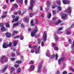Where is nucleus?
Returning <instances> with one entry per match:
<instances>
[{
  "instance_id": "nucleus-1",
  "label": "nucleus",
  "mask_w": 74,
  "mask_h": 74,
  "mask_svg": "<svg viewBox=\"0 0 74 74\" xmlns=\"http://www.w3.org/2000/svg\"><path fill=\"white\" fill-rule=\"evenodd\" d=\"M35 2V1L33 0H31L30 3V6H29V10H33V7L34 6V3Z\"/></svg>"
},
{
  "instance_id": "nucleus-2",
  "label": "nucleus",
  "mask_w": 74,
  "mask_h": 74,
  "mask_svg": "<svg viewBox=\"0 0 74 74\" xmlns=\"http://www.w3.org/2000/svg\"><path fill=\"white\" fill-rule=\"evenodd\" d=\"M0 61L2 63H4V62H6L8 61V57L6 56H3L1 58Z\"/></svg>"
},
{
  "instance_id": "nucleus-3",
  "label": "nucleus",
  "mask_w": 74,
  "mask_h": 74,
  "mask_svg": "<svg viewBox=\"0 0 74 74\" xmlns=\"http://www.w3.org/2000/svg\"><path fill=\"white\" fill-rule=\"evenodd\" d=\"M35 29L36 30H34V32H31V35L32 37H34V35H35V34H36V33H37V31H38V29L37 27H35Z\"/></svg>"
},
{
  "instance_id": "nucleus-4",
  "label": "nucleus",
  "mask_w": 74,
  "mask_h": 74,
  "mask_svg": "<svg viewBox=\"0 0 74 74\" xmlns=\"http://www.w3.org/2000/svg\"><path fill=\"white\" fill-rule=\"evenodd\" d=\"M55 7H57L58 11H62V8H61V7L60 6L54 5L52 6V8H55Z\"/></svg>"
},
{
  "instance_id": "nucleus-5",
  "label": "nucleus",
  "mask_w": 74,
  "mask_h": 74,
  "mask_svg": "<svg viewBox=\"0 0 74 74\" xmlns=\"http://www.w3.org/2000/svg\"><path fill=\"white\" fill-rule=\"evenodd\" d=\"M64 59H65V57L64 56H63L60 58L58 61L59 64H61V61L63 62L64 60Z\"/></svg>"
},
{
  "instance_id": "nucleus-6",
  "label": "nucleus",
  "mask_w": 74,
  "mask_h": 74,
  "mask_svg": "<svg viewBox=\"0 0 74 74\" xmlns=\"http://www.w3.org/2000/svg\"><path fill=\"white\" fill-rule=\"evenodd\" d=\"M47 36L46 34H45V32H44L43 35V41H46L47 40Z\"/></svg>"
},
{
  "instance_id": "nucleus-7",
  "label": "nucleus",
  "mask_w": 74,
  "mask_h": 74,
  "mask_svg": "<svg viewBox=\"0 0 74 74\" xmlns=\"http://www.w3.org/2000/svg\"><path fill=\"white\" fill-rule=\"evenodd\" d=\"M55 56V58H56V60H58V55L57 54H56V55H52L50 57V58L51 59H52L53 58H54Z\"/></svg>"
},
{
  "instance_id": "nucleus-8",
  "label": "nucleus",
  "mask_w": 74,
  "mask_h": 74,
  "mask_svg": "<svg viewBox=\"0 0 74 74\" xmlns=\"http://www.w3.org/2000/svg\"><path fill=\"white\" fill-rule=\"evenodd\" d=\"M62 16V19H66V18L68 16V15H67V14H66V13H62L61 14Z\"/></svg>"
},
{
  "instance_id": "nucleus-9",
  "label": "nucleus",
  "mask_w": 74,
  "mask_h": 74,
  "mask_svg": "<svg viewBox=\"0 0 74 74\" xmlns=\"http://www.w3.org/2000/svg\"><path fill=\"white\" fill-rule=\"evenodd\" d=\"M28 18V17L27 16H26L24 17L23 18V21L24 22H27V23H28V22H29V19Z\"/></svg>"
},
{
  "instance_id": "nucleus-10",
  "label": "nucleus",
  "mask_w": 74,
  "mask_h": 74,
  "mask_svg": "<svg viewBox=\"0 0 74 74\" xmlns=\"http://www.w3.org/2000/svg\"><path fill=\"white\" fill-rule=\"evenodd\" d=\"M21 23V21H18L16 24H14L13 25V27H16V26H18L20 25Z\"/></svg>"
},
{
  "instance_id": "nucleus-11",
  "label": "nucleus",
  "mask_w": 74,
  "mask_h": 74,
  "mask_svg": "<svg viewBox=\"0 0 74 74\" xmlns=\"http://www.w3.org/2000/svg\"><path fill=\"white\" fill-rule=\"evenodd\" d=\"M62 2L64 4H67L70 3V2L69 1L66 0H63Z\"/></svg>"
},
{
  "instance_id": "nucleus-12",
  "label": "nucleus",
  "mask_w": 74,
  "mask_h": 74,
  "mask_svg": "<svg viewBox=\"0 0 74 74\" xmlns=\"http://www.w3.org/2000/svg\"><path fill=\"white\" fill-rule=\"evenodd\" d=\"M42 67V65H39L38 67V73H41V67Z\"/></svg>"
},
{
  "instance_id": "nucleus-13",
  "label": "nucleus",
  "mask_w": 74,
  "mask_h": 74,
  "mask_svg": "<svg viewBox=\"0 0 74 74\" xmlns=\"http://www.w3.org/2000/svg\"><path fill=\"white\" fill-rule=\"evenodd\" d=\"M7 38H10L11 36V34L9 33L8 32H7L5 34Z\"/></svg>"
},
{
  "instance_id": "nucleus-14",
  "label": "nucleus",
  "mask_w": 74,
  "mask_h": 74,
  "mask_svg": "<svg viewBox=\"0 0 74 74\" xmlns=\"http://www.w3.org/2000/svg\"><path fill=\"white\" fill-rule=\"evenodd\" d=\"M71 8L70 7H69L68 8V14L69 15H70L71 13Z\"/></svg>"
},
{
  "instance_id": "nucleus-15",
  "label": "nucleus",
  "mask_w": 74,
  "mask_h": 74,
  "mask_svg": "<svg viewBox=\"0 0 74 74\" xmlns=\"http://www.w3.org/2000/svg\"><path fill=\"white\" fill-rule=\"evenodd\" d=\"M51 5V3L49 2H47V8L46 10H49V7Z\"/></svg>"
},
{
  "instance_id": "nucleus-16",
  "label": "nucleus",
  "mask_w": 74,
  "mask_h": 74,
  "mask_svg": "<svg viewBox=\"0 0 74 74\" xmlns=\"http://www.w3.org/2000/svg\"><path fill=\"white\" fill-rule=\"evenodd\" d=\"M8 46L7 44L4 43L3 45V48H8Z\"/></svg>"
},
{
  "instance_id": "nucleus-17",
  "label": "nucleus",
  "mask_w": 74,
  "mask_h": 74,
  "mask_svg": "<svg viewBox=\"0 0 74 74\" xmlns=\"http://www.w3.org/2000/svg\"><path fill=\"white\" fill-rule=\"evenodd\" d=\"M19 16H16L14 19V20L15 22H17V21H18L19 20Z\"/></svg>"
},
{
  "instance_id": "nucleus-18",
  "label": "nucleus",
  "mask_w": 74,
  "mask_h": 74,
  "mask_svg": "<svg viewBox=\"0 0 74 74\" xmlns=\"http://www.w3.org/2000/svg\"><path fill=\"white\" fill-rule=\"evenodd\" d=\"M51 14L50 12H48V14L47 15V17L48 19H50L51 18Z\"/></svg>"
},
{
  "instance_id": "nucleus-19",
  "label": "nucleus",
  "mask_w": 74,
  "mask_h": 74,
  "mask_svg": "<svg viewBox=\"0 0 74 74\" xmlns=\"http://www.w3.org/2000/svg\"><path fill=\"white\" fill-rule=\"evenodd\" d=\"M39 49H38V48L35 49V52L37 54L39 53Z\"/></svg>"
},
{
  "instance_id": "nucleus-20",
  "label": "nucleus",
  "mask_w": 74,
  "mask_h": 74,
  "mask_svg": "<svg viewBox=\"0 0 74 74\" xmlns=\"http://www.w3.org/2000/svg\"><path fill=\"white\" fill-rule=\"evenodd\" d=\"M8 68V65H5V66L4 68L3 69V71H5L6 70V69Z\"/></svg>"
},
{
  "instance_id": "nucleus-21",
  "label": "nucleus",
  "mask_w": 74,
  "mask_h": 74,
  "mask_svg": "<svg viewBox=\"0 0 74 74\" xmlns=\"http://www.w3.org/2000/svg\"><path fill=\"white\" fill-rule=\"evenodd\" d=\"M18 44V42H17V41H14L13 42V45L14 46V47H16V45Z\"/></svg>"
},
{
  "instance_id": "nucleus-22",
  "label": "nucleus",
  "mask_w": 74,
  "mask_h": 74,
  "mask_svg": "<svg viewBox=\"0 0 74 74\" xmlns=\"http://www.w3.org/2000/svg\"><path fill=\"white\" fill-rule=\"evenodd\" d=\"M57 3L58 5H61V2L60 1V0H57Z\"/></svg>"
},
{
  "instance_id": "nucleus-23",
  "label": "nucleus",
  "mask_w": 74,
  "mask_h": 74,
  "mask_svg": "<svg viewBox=\"0 0 74 74\" xmlns=\"http://www.w3.org/2000/svg\"><path fill=\"white\" fill-rule=\"evenodd\" d=\"M5 30V28L4 27L1 28V30L2 32H4Z\"/></svg>"
},
{
  "instance_id": "nucleus-24",
  "label": "nucleus",
  "mask_w": 74,
  "mask_h": 74,
  "mask_svg": "<svg viewBox=\"0 0 74 74\" xmlns=\"http://www.w3.org/2000/svg\"><path fill=\"white\" fill-rule=\"evenodd\" d=\"M30 69L31 70H34V66L33 65H31Z\"/></svg>"
},
{
  "instance_id": "nucleus-25",
  "label": "nucleus",
  "mask_w": 74,
  "mask_h": 74,
  "mask_svg": "<svg viewBox=\"0 0 74 74\" xmlns=\"http://www.w3.org/2000/svg\"><path fill=\"white\" fill-rule=\"evenodd\" d=\"M5 25L7 27H10V25L7 23H5Z\"/></svg>"
},
{
  "instance_id": "nucleus-26",
  "label": "nucleus",
  "mask_w": 74,
  "mask_h": 74,
  "mask_svg": "<svg viewBox=\"0 0 74 74\" xmlns=\"http://www.w3.org/2000/svg\"><path fill=\"white\" fill-rule=\"evenodd\" d=\"M57 33L58 34H62V33H63V32H61L58 29Z\"/></svg>"
},
{
  "instance_id": "nucleus-27",
  "label": "nucleus",
  "mask_w": 74,
  "mask_h": 74,
  "mask_svg": "<svg viewBox=\"0 0 74 74\" xmlns=\"http://www.w3.org/2000/svg\"><path fill=\"white\" fill-rule=\"evenodd\" d=\"M71 48L72 49H74V48H74V41L73 42V43L71 45Z\"/></svg>"
},
{
  "instance_id": "nucleus-28",
  "label": "nucleus",
  "mask_w": 74,
  "mask_h": 74,
  "mask_svg": "<svg viewBox=\"0 0 74 74\" xmlns=\"http://www.w3.org/2000/svg\"><path fill=\"white\" fill-rule=\"evenodd\" d=\"M34 13H30L29 14V16L30 18H32V16H34Z\"/></svg>"
},
{
  "instance_id": "nucleus-29",
  "label": "nucleus",
  "mask_w": 74,
  "mask_h": 74,
  "mask_svg": "<svg viewBox=\"0 0 74 74\" xmlns=\"http://www.w3.org/2000/svg\"><path fill=\"white\" fill-rule=\"evenodd\" d=\"M59 21H60V22H59ZM60 21H60V20H58V22L56 23H55V24L56 25H58L59 23H60Z\"/></svg>"
},
{
  "instance_id": "nucleus-30",
  "label": "nucleus",
  "mask_w": 74,
  "mask_h": 74,
  "mask_svg": "<svg viewBox=\"0 0 74 74\" xmlns=\"http://www.w3.org/2000/svg\"><path fill=\"white\" fill-rule=\"evenodd\" d=\"M16 63L18 64H21L22 63V61H21L17 60L16 61Z\"/></svg>"
},
{
  "instance_id": "nucleus-31",
  "label": "nucleus",
  "mask_w": 74,
  "mask_h": 74,
  "mask_svg": "<svg viewBox=\"0 0 74 74\" xmlns=\"http://www.w3.org/2000/svg\"><path fill=\"white\" fill-rule=\"evenodd\" d=\"M33 22H34L33 20H32L31 21L30 23H31V24H32V26H34V24L33 23Z\"/></svg>"
},
{
  "instance_id": "nucleus-32",
  "label": "nucleus",
  "mask_w": 74,
  "mask_h": 74,
  "mask_svg": "<svg viewBox=\"0 0 74 74\" xmlns=\"http://www.w3.org/2000/svg\"><path fill=\"white\" fill-rule=\"evenodd\" d=\"M68 42L71 44L72 43V41H71V40L70 39H68Z\"/></svg>"
},
{
  "instance_id": "nucleus-33",
  "label": "nucleus",
  "mask_w": 74,
  "mask_h": 74,
  "mask_svg": "<svg viewBox=\"0 0 74 74\" xmlns=\"http://www.w3.org/2000/svg\"><path fill=\"white\" fill-rule=\"evenodd\" d=\"M41 41V39H38V44H40V42Z\"/></svg>"
},
{
  "instance_id": "nucleus-34",
  "label": "nucleus",
  "mask_w": 74,
  "mask_h": 74,
  "mask_svg": "<svg viewBox=\"0 0 74 74\" xmlns=\"http://www.w3.org/2000/svg\"><path fill=\"white\" fill-rule=\"evenodd\" d=\"M21 68H18L17 70V73H19L21 71Z\"/></svg>"
},
{
  "instance_id": "nucleus-35",
  "label": "nucleus",
  "mask_w": 74,
  "mask_h": 74,
  "mask_svg": "<svg viewBox=\"0 0 74 74\" xmlns=\"http://www.w3.org/2000/svg\"><path fill=\"white\" fill-rule=\"evenodd\" d=\"M20 38L21 40H23L24 38V37H23V36H21L20 37Z\"/></svg>"
},
{
  "instance_id": "nucleus-36",
  "label": "nucleus",
  "mask_w": 74,
  "mask_h": 74,
  "mask_svg": "<svg viewBox=\"0 0 74 74\" xmlns=\"http://www.w3.org/2000/svg\"><path fill=\"white\" fill-rule=\"evenodd\" d=\"M6 16H7V15H3L1 16V18H2V19H4V18H5Z\"/></svg>"
},
{
  "instance_id": "nucleus-37",
  "label": "nucleus",
  "mask_w": 74,
  "mask_h": 74,
  "mask_svg": "<svg viewBox=\"0 0 74 74\" xmlns=\"http://www.w3.org/2000/svg\"><path fill=\"white\" fill-rule=\"evenodd\" d=\"M14 66L15 67L18 68V67H19V65H17V64H15L14 65Z\"/></svg>"
},
{
  "instance_id": "nucleus-38",
  "label": "nucleus",
  "mask_w": 74,
  "mask_h": 74,
  "mask_svg": "<svg viewBox=\"0 0 74 74\" xmlns=\"http://www.w3.org/2000/svg\"><path fill=\"white\" fill-rule=\"evenodd\" d=\"M11 45H12V42H10L9 44L8 47H11Z\"/></svg>"
},
{
  "instance_id": "nucleus-39",
  "label": "nucleus",
  "mask_w": 74,
  "mask_h": 74,
  "mask_svg": "<svg viewBox=\"0 0 74 74\" xmlns=\"http://www.w3.org/2000/svg\"><path fill=\"white\" fill-rule=\"evenodd\" d=\"M55 40H58V37L57 36H55Z\"/></svg>"
},
{
  "instance_id": "nucleus-40",
  "label": "nucleus",
  "mask_w": 74,
  "mask_h": 74,
  "mask_svg": "<svg viewBox=\"0 0 74 74\" xmlns=\"http://www.w3.org/2000/svg\"><path fill=\"white\" fill-rule=\"evenodd\" d=\"M70 33H71V32H69V31H67L66 32V34H70Z\"/></svg>"
},
{
  "instance_id": "nucleus-41",
  "label": "nucleus",
  "mask_w": 74,
  "mask_h": 74,
  "mask_svg": "<svg viewBox=\"0 0 74 74\" xmlns=\"http://www.w3.org/2000/svg\"><path fill=\"white\" fill-rule=\"evenodd\" d=\"M10 60H11V61H14L15 60V59L14 58H11L10 59Z\"/></svg>"
},
{
  "instance_id": "nucleus-42",
  "label": "nucleus",
  "mask_w": 74,
  "mask_h": 74,
  "mask_svg": "<svg viewBox=\"0 0 74 74\" xmlns=\"http://www.w3.org/2000/svg\"><path fill=\"white\" fill-rule=\"evenodd\" d=\"M34 63V62L33 61H31L30 62V64H33Z\"/></svg>"
},
{
  "instance_id": "nucleus-43",
  "label": "nucleus",
  "mask_w": 74,
  "mask_h": 74,
  "mask_svg": "<svg viewBox=\"0 0 74 74\" xmlns=\"http://www.w3.org/2000/svg\"><path fill=\"white\" fill-rule=\"evenodd\" d=\"M10 69H11L13 70V71H15V68H14V67H12Z\"/></svg>"
},
{
  "instance_id": "nucleus-44",
  "label": "nucleus",
  "mask_w": 74,
  "mask_h": 74,
  "mask_svg": "<svg viewBox=\"0 0 74 74\" xmlns=\"http://www.w3.org/2000/svg\"><path fill=\"white\" fill-rule=\"evenodd\" d=\"M44 42H42L41 43V45L42 47H43L44 45Z\"/></svg>"
},
{
  "instance_id": "nucleus-45",
  "label": "nucleus",
  "mask_w": 74,
  "mask_h": 74,
  "mask_svg": "<svg viewBox=\"0 0 74 74\" xmlns=\"http://www.w3.org/2000/svg\"><path fill=\"white\" fill-rule=\"evenodd\" d=\"M31 53H34V50L33 49H32L31 50Z\"/></svg>"
},
{
  "instance_id": "nucleus-46",
  "label": "nucleus",
  "mask_w": 74,
  "mask_h": 74,
  "mask_svg": "<svg viewBox=\"0 0 74 74\" xmlns=\"http://www.w3.org/2000/svg\"><path fill=\"white\" fill-rule=\"evenodd\" d=\"M14 6L15 8H17L18 7V5L16 4H15L14 5Z\"/></svg>"
},
{
  "instance_id": "nucleus-47",
  "label": "nucleus",
  "mask_w": 74,
  "mask_h": 74,
  "mask_svg": "<svg viewBox=\"0 0 74 74\" xmlns=\"http://www.w3.org/2000/svg\"><path fill=\"white\" fill-rule=\"evenodd\" d=\"M54 49L55 51H57V50H58V48L56 47H54Z\"/></svg>"
},
{
  "instance_id": "nucleus-48",
  "label": "nucleus",
  "mask_w": 74,
  "mask_h": 74,
  "mask_svg": "<svg viewBox=\"0 0 74 74\" xmlns=\"http://www.w3.org/2000/svg\"><path fill=\"white\" fill-rule=\"evenodd\" d=\"M18 14V15H20L21 14V11H18L17 12Z\"/></svg>"
},
{
  "instance_id": "nucleus-49",
  "label": "nucleus",
  "mask_w": 74,
  "mask_h": 74,
  "mask_svg": "<svg viewBox=\"0 0 74 74\" xmlns=\"http://www.w3.org/2000/svg\"><path fill=\"white\" fill-rule=\"evenodd\" d=\"M11 56L12 57H14L15 56V54H14V53H12L11 55Z\"/></svg>"
},
{
  "instance_id": "nucleus-50",
  "label": "nucleus",
  "mask_w": 74,
  "mask_h": 74,
  "mask_svg": "<svg viewBox=\"0 0 74 74\" xmlns=\"http://www.w3.org/2000/svg\"><path fill=\"white\" fill-rule=\"evenodd\" d=\"M60 74L59 71H57V72L56 73V74Z\"/></svg>"
},
{
  "instance_id": "nucleus-51",
  "label": "nucleus",
  "mask_w": 74,
  "mask_h": 74,
  "mask_svg": "<svg viewBox=\"0 0 74 74\" xmlns=\"http://www.w3.org/2000/svg\"><path fill=\"white\" fill-rule=\"evenodd\" d=\"M35 22L36 23H38V20L36 19L35 20Z\"/></svg>"
},
{
  "instance_id": "nucleus-52",
  "label": "nucleus",
  "mask_w": 74,
  "mask_h": 74,
  "mask_svg": "<svg viewBox=\"0 0 74 74\" xmlns=\"http://www.w3.org/2000/svg\"><path fill=\"white\" fill-rule=\"evenodd\" d=\"M67 72L66 71H64L63 72V74H67Z\"/></svg>"
},
{
  "instance_id": "nucleus-53",
  "label": "nucleus",
  "mask_w": 74,
  "mask_h": 74,
  "mask_svg": "<svg viewBox=\"0 0 74 74\" xmlns=\"http://www.w3.org/2000/svg\"><path fill=\"white\" fill-rule=\"evenodd\" d=\"M13 33H18V32L16 31H14Z\"/></svg>"
},
{
  "instance_id": "nucleus-54",
  "label": "nucleus",
  "mask_w": 74,
  "mask_h": 74,
  "mask_svg": "<svg viewBox=\"0 0 74 74\" xmlns=\"http://www.w3.org/2000/svg\"><path fill=\"white\" fill-rule=\"evenodd\" d=\"M62 29H63V28L62 27H60L59 28L58 30H62Z\"/></svg>"
},
{
  "instance_id": "nucleus-55",
  "label": "nucleus",
  "mask_w": 74,
  "mask_h": 74,
  "mask_svg": "<svg viewBox=\"0 0 74 74\" xmlns=\"http://www.w3.org/2000/svg\"><path fill=\"white\" fill-rule=\"evenodd\" d=\"M40 10L41 11H42V6H41L40 7Z\"/></svg>"
},
{
  "instance_id": "nucleus-56",
  "label": "nucleus",
  "mask_w": 74,
  "mask_h": 74,
  "mask_svg": "<svg viewBox=\"0 0 74 74\" xmlns=\"http://www.w3.org/2000/svg\"><path fill=\"white\" fill-rule=\"evenodd\" d=\"M52 11L53 14H56V11H55L53 10Z\"/></svg>"
},
{
  "instance_id": "nucleus-57",
  "label": "nucleus",
  "mask_w": 74,
  "mask_h": 74,
  "mask_svg": "<svg viewBox=\"0 0 74 74\" xmlns=\"http://www.w3.org/2000/svg\"><path fill=\"white\" fill-rule=\"evenodd\" d=\"M47 56H48V57H49L50 56V54L49 53H47Z\"/></svg>"
},
{
  "instance_id": "nucleus-58",
  "label": "nucleus",
  "mask_w": 74,
  "mask_h": 74,
  "mask_svg": "<svg viewBox=\"0 0 74 74\" xmlns=\"http://www.w3.org/2000/svg\"><path fill=\"white\" fill-rule=\"evenodd\" d=\"M21 59L22 60H23V56H21Z\"/></svg>"
},
{
  "instance_id": "nucleus-59",
  "label": "nucleus",
  "mask_w": 74,
  "mask_h": 74,
  "mask_svg": "<svg viewBox=\"0 0 74 74\" xmlns=\"http://www.w3.org/2000/svg\"><path fill=\"white\" fill-rule=\"evenodd\" d=\"M3 26V23H2L0 24V27H1V26Z\"/></svg>"
},
{
  "instance_id": "nucleus-60",
  "label": "nucleus",
  "mask_w": 74,
  "mask_h": 74,
  "mask_svg": "<svg viewBox=\"0 0 74 74\" xmlns=\"http://www.w3.org/2000/svg\"><path fill=\"white\" fill-rule=\"evenodd\" d=\"M21 27H24V25H23V24H22L21 25Z\"/></svg>"
},
{
  "instance_id": "nucleus-61",
  "label": "nucleus",
  "mask_w": 74,
  "mask_h": 74,
  "mask_svg": "<svg viewBox=\"0 0 74 74\" xmlns=\"http://www.w3.org/2000/svg\"><path fill=\"white\" fill-rule=\"evenodd\" d=\"M37 47V46H33V49H34V48H36V47Z\"/></svg>"
},
{
  "instance_id": "nucleus-62",
  "label": "nucleus",
  "mask_w": 74,
  "mask_h": 74,
  "mask_svg": "<svg viewBox=\"0 0 74 74\" xmlns=\"http://www.w3.org/2000/svg\"><path fill=\"white\" fill-rule=\"evenodd\" d=\"M6 2L7 4H8V0H6Z\"/></svg>"
},
{
  "instance_id": "nucleus-63",
  "label": "nucleus",
  "mask_w": 74,
  "mask_h": 74,
  "mask_svg": "<svg viewBox=\"0 0 74 74\" xmlns=\"http://www.w3.org/2000/svg\"><path fill=\"white\" fill-rule=\"evenodd\" d=\"M25 3L26 4L27 3V0H25Z\"/></svg>"
},
{
  "instance_id": "nucleus-64",
  "label": "nucleus",
  "mask_w": 74,
  "mask_h": 74,
  "mask_svg": "<svg viewBox=\"0 0 74 74\" xmlns=\"http://www.w3.org/2000/svg\"><path fill=\"white\" fill-rule=\"evenodd\" d=\"M12 18H15V16L14 15H12Z\"/></svg>"
}]
</instances>
